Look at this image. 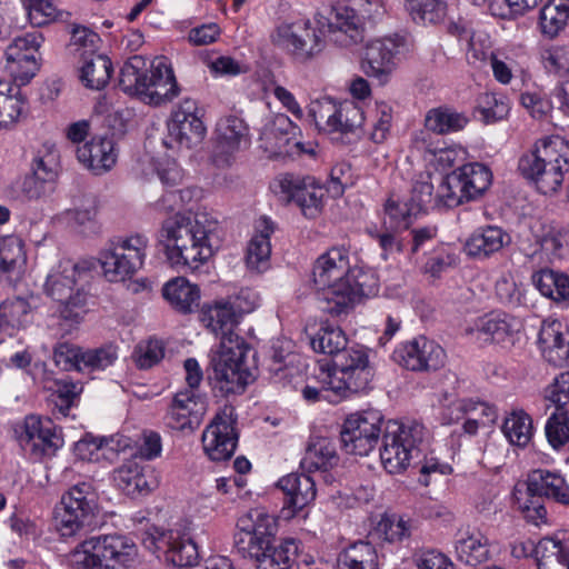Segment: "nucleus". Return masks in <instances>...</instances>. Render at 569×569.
Here are the masks:
<instances>
[{
    "label": "nucleus",
    "instance_id": "obj_22",
    "mask_svg": "<svg viewBox=\"0 0 569 569\" xmlns=\"http://www.w3.org/2000/svg\"><path fill=\"white\" fill-rule=\"evenodd\" d=\"M411 153H418L425 163L426 171L430 170L443 172L451 169L458 162L465 160L467 151L456 144H448L436 140L427 131H416L410 142Z\"/></svg>",
    "mask_w": 569,
    "mask_h": 569
},
{
    "label": "nucleus",
    "instance_id": "obj_36",
    "mask_svg": "<svg viewBox=\"0 0 569 569\" xmlns=\"http://www.w3.org/2000/svg\"><path fill=\"white\" fill-rule=\"evenodd\" d=\"M299 546V541L293 538L282 539L278 545L270 540L258 551H249L243 556L254 559L257 569H291Z\"/></svg>",
    "mask_w": 569,
    "mask_h": 569
},
{
    "label": "nucleus",
    "instance_id": "obj_51",
    "mask_svg": "<svg viewBox=\"0 0 569 569\" xmlns=\"http://www.w3.org/2000/svg\"><path fill=\"white\" fill-rule=\"evenodd\" d=\"M80 80L89 89L101 90L104 88L112 73L111 60L104 54L92 56L79 61Z\"/></svg>",
    "mask_w": 569,
    "mask_h": 569
},
{
    "label": "nucleus",
    "instance_id": "obj_38",
    "mask_svg": "<svg viewBox=\"0 0 569 569\" xmlns=\"http://www.w3.org/2000/svg\"><path fill=\"white\" fill-rule=\"evenodd\" d=\"M63 220L83 236H96L101 231L98 201L93 196L74 198L72 207L62 213Z\"/></svg>",
    "mask_w": 569,
    "mask_h": 569
},
{
    "label": "nucleus",
    "instance_id": "obj_29",
    "mask_svg": "<svg viewBox=\"0 0 569 569\" xmlns=\"http://www.w3.org/2000/svg\"><path fill=\"white\" fill-rule=\"evenodd\" d=\"M191 530V523L183 521L158 537V548H166L167 559L177 567H192L198 562L199 551Z\"/></svg>",
    "mask_w": 569,
    "mask_h": 569
},
{
    "label": "nucleus",
    "instance_id": "obj_37",
    "mask_svg": "<svg viewBox=\"0 0 569 569\" xmlns=\"http://www.w3.org/2000/svg\"><path fill=\"white\" fill-rule=\"evenodd\" d=\"M510 240V236L500 227H480L467 238L463 251L468 257L483 260L500 251Z\"/></svg>",
    "mask_w": 569,
    "mask_h": 569
},
{
    "label": "nucleus",
    "instance_id": "obj_53",
    "mask_svg": "<svg viewBox=\"0 0 569 569\" xmlns=\"http://www.w3.org/2000/svg\"><path fill=\"white\" fill-rule=\"evenodd\" d=\"M103 277L110 282H121L131 278L139 268L129 262L126 256L112 246L100 251L98 258Z\"/></svg>",
    "mask_w": 569,
    "mask_h": 569
},
{
    "label": "nucleus",
    "instance_id": "obj_28",
    "mask_svg": "<svg viewBox=\"0 0 569 569\" xmlns=\"http://www.w3.org/2000/svg\"><path fill=\"white\" fill-rule=\"evenodd\" d=\"M207 409V398L198 390H180L167 411L166 423L173 430H193L200 426Z\"/></svg>",
    "mask_w": 569,
    "mask_h": 569
},
{
    "label": "nucleus",
    "instance_id": "obj_2",
    "mask_svg": "<svg viewBox=\"0 0 569 569\" xmlns=\"http://www.w3.org/2000/svg\"><path fill=\"white\" fill-rule=\"evenodd\" d=\"M239 318L227 299L203 308L201 321L214 335H221L216 350L211 352V366L216 388L223 395L241 393L253 381V369L248 365L249 347L232 329Z\"/></svg>",
    "mask_w": 569,
    "mask_h": 569
},
{
    "label": "nucleus",
    "instance_id": "obj_10",
    "mask_svg": "<svg viewBox=\"0 0 569 569\" xmlns=\"http://www.w3.org/2000/svg\"><path fill=\"white\" fill-rule=\"evenodd\" d=\"M320 19H296L276 26L270 39L274 47L290 54L298 62H309L325 49V31Z\"/></svg>",
    "mask_w": 569,
    "mask_h": 569
},
{
    "label": "nucleus",
    "instance_id": "obj_31",
    "mask_svg": "<svg viewBox=\"0 0 569 569\" xmlns=\"http://www.w3.org/2000/svg\"><path fill=\"white\" fill-rule=\"evenodd\" d=\"M60 170V153L54 143L44 142L38 150L32 164V176L27 177L23 190L29 198L42 193V183L52 182Z\"/></svg>",
    "mask_w": 569,
    "mask_h": 569
},
{
    "label": "nucleus",
    "instance_id": "obj_4",
    "mask_svg": "<svg viewBox=\"0 0 569 569\" xmlns=\"http://www.w3.org/2000/svg\"><path fill=\"white\" fill-rule=\"evenodd\" d=\"M373 378L369 350L363 346L347 348L332 359V366L320 365L315 372V385L302 389L309 402L326 400L339 402L350 395L365 391Z\"/></svg>",
    "mask_w": 569,
    "mask_h": 569
},
{
    "label": "nucleus",
    "instance_id": "obj_60",
    "mask_svg": "<svg viewBox=\"0 0 569 569\" xmlns=\"http://www.w3.org/2000/svg\"><path fill=\"white\" fill-rule=\"evenodd\" d=\"M21 3L33 28H42L60 19L61 12L54 0H21Z\"/></svg>",
    "mask_w": 569,
    "mask_h": 569
},
{
    "label": "nucleus",
    "instance_id": "obj_55",
    "mask_svg": "<svg viewBox=\"0 0 569 569\" xmlns=\"http://www.w3.org/2000/svg\"><path fill=\"white\" fill-rule=\"evenodd\" d=\"M467 194L461 187L456 171L441 178L437 190L432 186V207L435 208H455L467 202Z\"/></svg>",
    "mask_w": 569,
    "mask_h": 569
},
{
    "label": "nucleus",
    "instance_id": "obj_23",
    "mask_svg": "<svg viewBox=\"0 0 569 569\" xmlns=\"http://www.w3.org/2000/svg\"><path fill=\"white\" fill-rule=\"evenodd\" d=\"M327 28L329 39L341 48H352L365 39V16L346 4L332 7L328 17H318Z\"/></svg>",
    "mask_w": 569,
    "mask_h": 569
},
{
    "label": "nucleus",
    "instance_id": "obj_42",
    "mask_svg": "<svg viewBox=\"0 0 569 569\" xmlns=\"http://www.w3.org/2000/svg\"><path fill=\"white\" fill-rule=\"evenodd\" d=\"M162 297L177 312H193L200 302V289L184 277H176L162 287Z\"/></svg>",
    "mask_w": 569,
    "mask_h": 569
},
{
    "label": "nucleus",
    "instance_id": "obj_1",
    "mask_svg": "<svg viewBox=\"0 0 569 569\" xmlns=\"http://www.w3.org/2000/svg\"><path fill=\"white\" fill-rule=\"evenodd\" d=\"M157 239L171 267L191 270L207 263L222 243L219 221L204 207L163 220Z\"/></svg>",
    "mask_w": 569,
    "mask_h": 569
},
{
    "label": "nucleus",
    "instance_id": "obj_19",
    "mask_svg": "<svg viewBox=\"0 0 569 569\" xmlns=\"http://www.w3.org/2000/svg\"><path fill=\"white\" fill-rule=\"evenodd\" d=\"M202 112L197 101L182 100L172 111L168 122V140L164 143L172 148L191 149L199 146L206 137V126L202 121Z\"/></svg>",
    "mask_w": 569,
    "mask_h": 569
},
{
    "label": "nucleus",
    "instance_id": "obj_15",
    "mask_svg": "<svg viewBox=\"0 0 569 569\" xmlns=\"http://www.w3.org/2000/svg\"><path fill=\"white\" fill-rule=\"evenodd\" d=\"M44 40L43 33L29 31L14 37L6 47L3 68L17 86L28 84L39 72Z\"/></svg>",
    "mask_w": 569,
    "mask_h": 569
},
{
    "label": "nucleus",
    "instance_id": "obj_26",
    "mask_svg": "<svg viewBox=\"0 0 569 569\" xmlns=\"http://www.w3.org/2000/svg\"><path fill=\"white\" fill-rule=\"evenodd\" d=\"M522 322L519 318L501 311L478 317L466 332L478 341L503 346L513 345L520 337Z\"/></svg>",
    "mask_w": 569,
    "mask_h": 569
},
{
    "label": "nucleus",
    "instance_id": "obj_40",
    "mask_svg": "<svg viewBox=\"0 0 569 569\" xmlns=\"http://www.w3.org/2000/svg\"><path fill=\"white\" fill-rule=\"evenodd\" d=\"M27 263L26 244L18 236L0 237V280H18Z\"/></svg>",
    "mask_w": 569,
    "mask_h": 569
},
{
    "label": "nucleus",
    "instance_id": "obj_56",
    "mask_svg": "<svg viewBox=\"0 0 569 569\" xmlns=\"http://www.w3.org/2000/svg\"><path fill=\"white\" fill-rule=\"evenodd\" d=\"M537 563L539 569H569V549L558 539L545 538L538 543Z\"/></svg>",
    "mask_w": 569,
    "mask_h": 569
},
{
    "label": "nucleus",
    "instance_id": "obj_16",
    "mask_svg": "<svg viewBox=\"0 0 569 569\" xmlns=\"http://www.w3.org/2000/svg\"><path fill=\"white\" fill-rule=\"evenodd\" d=\"M379 410L368 409L350 413L343 421L340 432L341 443L346 452L367 456L376 446L382 425Z\"/></svg>",
    "mask_w": 569,
    "mask_h": 569
},
{
    "label": "nucleus",
    "instance_id": "obj_50",
    "mask_svg": "<svg viewBox=\"0 0 569 569\" xmlns=\"http://www.w3.org/2000/svg\"><path fill=\"white\" fill-rule=\"evenodd\" d=\"M468 123V118L449 108H435L425 117V130L428 133L449 134L462 130Z\"/></svg>",
    "mask_w": 569,
    "mask_h": 569
},
{
    "label": "nucleus",
    "instance_id": "obj_61",
    "mask_svg": "<svg viewBox=\"0 0 569 569\" xmlns=\"http://www.w3.org/2000/svg\"><path fill=\"white\" fill-rule=\"evenodd\" d=\"M100 37L87 27L76 26L71 31L68 50L79 61L97 56Z\"/></svg>",
    "mask_w": 569,
    "mask_h": 569
},
{
    "label": "nucleus",
    "instance_id": "obj_46",
    "mask_svg": "<svg viewBox=\"0 0 569 569\" xmlns=\"http://www.w3.org/2000/svg\"><path fill=\"white\" fill-rule=\"evenodd\" d=\"M413 529L415 522L410 518L396 513L383 515L370 532V537L381 543H399L408 539Z\"/></svg>",
    "mask_w": 569,
    "mask_h": 569
},
{
    "label": "nucleus",
    "instance_id": "obj_5",
    "mask_svg": "<svg viewBox=\"0 0 569 569\" xmlns=\"http://www.w3.org/2000/svg\"><path fill=\"white\" fill-rule=\"evenodd\" d=\"M518 168L538 192L557 194L569 173V142L560 136L543 137L520 157Z\"/></svg>",
    "mask_w": 569,
    "mask_h": 569
},
{
    "label": "nucleus",
    "instance_id": "obj_21",
    "mask_svg": "<svg viewBox=\"0 0 569 569\" xmlns=\"http://www.w3.org/2000/svg\"><path fill=\"white\" fill-rule=\"evenodd\" d=\"M393 361L411 371H430L443 367L446 352L436 341L425 336L399 343L392 352Z\"/></svg>",
    "mask_w": 569,
    "mask_h": 569
},
{
    "label": "nucleus",
    "instance_id": "obj_32",
    "mask_svg": "<svg viewBox=\"0 0 569 569\" xmlns=\"http://www.w3.org/2000/svg\"><path fill=\"white\" fill-rule=\"evenodd\" d=\"M274 223L267 217H260L254 222L253 234L246 250V266L257 273L266 272L270 267L271 243L270 237L274 232Z\"/></svg>",
    "mask_w": 569,
    "mask_h": 569
},
{
    "label": "nucleus",
    "instance_id": "obj_7",
    "mask_svg": "<svg viewBox=\"0 0 569 569\" xmlns=\"http://www.w3.org/2000/svg\"><path fill=\"white\" fill-rule=\"evenodd\" d=\"M138 547L124 535H100L86 539L68 556L71 569H134Z\"/></svg>",
    "mask_w": 569,
    "mask_h": 569
},
{
    "label": "nucleus",
    "instance_id": "obj_8",
    "mask_svg": "<svg viewBox=\"0 0 569 569\" xmlns=\"http://www.w3.org/2000/svg\"><path fill=\"white\" fill-rule=\"evenodd\" d=\"M88 268L64 259L52 267L44 282V292L58 303L61 318L78 322L86 313L87 295L78 282Z\"/></svg>",
    "mask_w": 569,
    "mask_h": 569
},
{
    "label": "nucleus",
    "instance_id": "obj_63",
    "mask_svg": "<svg viewBox=\"0 0 569 569\" xmlns=\"http://www.w3.org/2000/svg\"><path fill=\"white\" fill-rule=\"evenodd\" d=\"M392 120V107L385 101H376L375 109L370 116L369 139L378 144L385 142L390 133Z\"/></svg>",
    "mask_w": 569,
    "mask_h": 569
},
{
    "label": "nucleus",
    "instance_id": "obj_57",
    "mask_svg": "<svg viewBox=\"0 0 569 569\" xmlns=\"http://www.w3.org/2000/svg\"><path fill=\"white\" fill-rule=\"evenodd\" d=\"M339 569H378L377 552L366 541H358L339 556Z\"/></svg>",
    "mask_w": 569,
    "mask_h": 569
},
{
    "label": "nucleus",
    "instance_id": "obj_33",
    "mask_svg": "<svg viewBox=\"0 0 569 569\" xmlns=\"http://www.w3.org/2000/svg\"><path fill=\"white\" fill-rule=\"evenodd\" d=\"M277 487L286 495L283 511L295 517L316 499L315 480L307 475L289 473L277 481Z\"/></svg>",
    "mask_w": 569,
    "mask_h": 569
},
{
    "label": "nucleus",
    "instance_id": "obj_6",
    "mask_svg": "<svg viewBox=\"0 0 569 569\" xmlns=\"http://www.w3.org/2000/svg\"><path fill=\"white\" fill-rule=\"evenodd\" d=\"M119 87L151 106L171 101L179 93L173 70L164 57L154 58L149 69L141 56L129 58L120 70Z\"/></svg>",
    "mask_w": 569,
    "mask_h": 569
},
{
    "label": "nucleus",
    "instance_id": "obj_30",
    "mask_svg": "<svg viewBox=\"0 0 569 569\" xmlns=\"http://www.w3.org/2000/svg\"><path fill=\"white\" fill-rule=\"evenodd\" d=\"M112 480L119 490L132 498L149 495L160 483L157 471L141 465L136 459L126 460L116 468L112 473Z\"/></svg>",
    "mask_w": 569,
    "mask_h": 569
},
{
    "label": "nucleus",
    "instance_id": "obj_64",
    "mask_svg": "<svg viewBox=\"0 0 569 569\" xmlns=\"http://www.w3.org/2000/svg\"><path fill=\"white\" fill-rule=\"evenodd\" d=\"M362 109L353 101H343L336 107L331 132H352L363 123Z\"/></svg>",
    "mask_w": 569,
    "mask_h": 569
},
{
    "label": "nucleus",
    "instance_id": "obj_12",
    "mask_svg": "<svg viewBox=\"0 0 569 569\" xmlns=\"http://www.w3.org/2000/svg\"><path fill=\"white\" fill-rule=\"evenodd\" d=\"M432 207V181L429 173H417L409 193L391 192L385 203L383 224L390 230L407 229L412 219Z\"/></svg>",
    "mask_w": 569,
    "mask_h": 569
},
{
    "label": "nucleus",
    "instance_id": "obj_49",
    "mask_svg": "<svg viewBox=\"0 0 569 569\" xmlns=\"http://www.w3.org/2000/svg\"><path fill=\"white\" fill-rule=\"evenodd\" d=\"M299 131V127L287 114L277 113L266 120L260 139L266 142V148L278 150Z\"/></svg>",
    "mask_w": 569,
    "mask_h": 569
},
{
    "label": "nucleus",
    "instance_id": "obj_24",
    "mask_svg": "<svg viewBox=\"0 0 569 569\" xmlns=\"http://www.w3.org/2000/svg\"><path fill=\"white\" fill-rule=\"evenodd\" d=\"M234 543L242 555L258 551L267 541L273 540L277 522L264 508H252L237 520Z\"/></svg>",
    "mask_w": 569,
    "mask_h": 569
},
{
    "label": "nucleus",
    "instance_id": "obj_47",
    "mask_svg": "<svg viewBox=\"0 0 569 569\" xmlns=\"http://www.w3.org/2000/svg\"><path fill=\"white\" fill-rule=\"evenodd\" d=\"M452 34L468 46V59L483 61L490 57L491 40L487 32L476 30L470 23L458 21L450 27Z\"/></svg>",
    "mask_w": 569,
    "mask_h": 569
},
{
    "label": "nucleus",
    "instance_id": "obj_34",
    "mask_svg": "<svg viewBox=\"0 0 569 569\" xmlns=\"http://www.w3.org/2000/svg\"><path fill=\"white\" fill-rule=\"evenodd\" d=\"M77 158L84 168L94 174H102L116 164L118 152L112 138L97 136L78 147Z\"/></svg>",
    "mask_w": 569,
    "mask_h": 569
},
{
    "label": "nucleus",
    "instance_id": "obj_18",
    "mask_svg": "<svg viewBox=\"0 0 569 569\" xmlns=\"http://www.w3.org/2000/svg\"><path fill=\"white\" fill-rule=\"evenodd\" d=\"M17 433L21 448L37 460L53 456L64 443L61 430L48 417L27 416Z\"/></svg>",
    "mask_w": 569,
    "mask_h": 569
},
{
    "label": "nucleus",
    "instance_id": "obj_62",
    "mask_svg": "<svg viewBox=\"0 0 569 569\" xmlns=\"http://www.w3.org/2000/svg\"><path fill=\"white\" fill-rule=\"evenodd\" d=\"M51 391L50 402L54 409L62 416H67L70 408L74 405L78 396L82 391V386L69 380H56L51 386L46 387Z\"/></svg>",
    "mask_w": 569,
    "mask_h": 569
},
{
    "label": "nucleus",
    "instance_id": "obj_13",
    "mask_svg": "<svg viewBox=\"0 0 569 569\" xmlns=\"http://www.w3.org/2000/svg\"><path fill=\"white\" fill-rule=\"evenodd\" d=\"M473 4L485 8L491 16L510 19L535 8L541 0H471ZM406 8L417 23L436 24L447 13L443 0H406Z\"/></svg>",
    "mask_w": 569,
    "mask_h": 569
},
{
    "label": "nucleus",
    "instance_id": "obj_43",
    "mask_svg": "<svg viewBox=\"0 0 569 569\" xmlns=\"http://www.w3.org/2000/svg\"><path fill=\"white\" fill-rule=\"evenodd\" d=\"M339 456L336 445L331 439L317 437L311 439L306 453L301 460L302 468L308 472H328L337 467Z\"/></svg>",
    "mask_w": 569,
    "mask_h": 569
},
{
    "label": "nucleus",
    "instance_id": "obj_17",
    "mask_svg": "<svg viewBox=\"0 0 569 569\" xmlns=\"http://www.w3.org/2000/svg\"><path fill=\"white\" fill-rule=\"evenodd\" d=\"M271 190L282 201H295L307 218H315L320 213L326 193L313 177L289 173L276 178L271 183Z\"/></svg>",
    "mask_w": 569,
    "mask_h": 569
},
{
    "label": "nucleus",
    "instance_id": "obj_25",
    "mask_svg": "<svg viewBox=\"0 0 569 569\" xmlns=\"http://www.w3.org/2000/svg\"><path fill=\"white\" fill-rule=\"evenodd\" d=\"M250 144L249 127L238 116L229 114L218 120L212 160L219 166H229L236 154Z\"/></svg>",
    "mask_w": 569,
    "mask_h": 569
},
{
    "label": "nucleus",
    "instance_id": "obj_35",
    "mask_svg": "<svg viewBox=\"0 0 569 569\" xmlns=\"http://www.w3.org/2000/svg\"><path fill=\"white\" fill-rule=\"evenodd\" d=\"M538 345L548 362L555 366L569 363V341L566 339V327L561 321H543L538 335Z\"/></svg>",
    "mask_w": 569,
    "mask_h": 569
},
{
    "label": "nucleus",
    "instance_id": "obj_11",
    "mask_svg": "<svg viewBox=\"0 0 569 569\" xmlns=\"http://www.w3.org/2000/svg\"><path fill=\"white\" fill-rule=\"evenodd\" d=\"M411 51L412 43L403 34L393 33L370 39L363 47L362 71L378 84L386 86L390 82L400 61Z\"/></svg>",
    "mask_w": 569,
    "mask_h": 569
},
{
    "label": "nucleus",
    "instance_id": "obj_54",
    "mask_svg": "<svg viewBox=\"0 0 569 569\" xmlns=\"http://www.w3.org/2000/svg\"><path fill=\"white\" fill-rule=\"evenodd\" d=\"M568 23L569 0H549L540 11L539 26L546 37H557Z\"/></svg>",
    "mask_w": 569,
    "mask_h": 569
},
{
    "label": "nucleus",
    "instance_id": "obj_48",
    "mask_svg": "<svg viewBox=\"0 0 569 569\" xmlns=\"http://www.w3.org/2000/svg\"><path fill=\"white\" fill-rule=\"evenodd\" d=\"M456 172L469 201L481 197L492 182L491 170L479 162L463 164Z\"/></svg>",
    "mask_w": 569,
    "mask_h": 569
},
{
    "label": "nucleus",
    "instance_id": "obj_14",
    "mask_svg": "<svg viewBox=\"0 0 569 569\" xmlns=\"http://www.w3.org/2000/svg\"><path fill=\"white\" fill-rule=\"evenodd\" d=\"M425 437V427L418 422L408 425L390 422L383 436L380 459L389 473H400L408 468L412 458L417 457L419 445Z\"/></svg>",
    "mask_w": 569,
    "mask_h": 569
},
{
    "label": "nucleus",
    "instance_id": "obj_44",
    "mask_svg": "<svg viewBox=\"0 0 569 569\" xmlns=\"http://www.w3.org/2000/svg\"><path fill=\"white\" fill-rule=\"evenodd\" d=\"M463 417L475 419L482 428H486L495 423L498 418V411L487 402L458 399L451 402L443 412V420L448 423L458 421Z\"/></svg>",
    "mask_w": 569,
    "mask_h": 569
},
{
    "label": "nucleus",
    "instance_id": "obj_58",
    "mask_svg": "<svg viewBox=\"0 0 569 569\" xmlns=\"http://www.w3.org/2000/svg\"><path fill=\"white\" fill-rule=\"evenodd\" d=\"M501 430L511 445L526 447L533 435L532 420L523 410H513L505 418Z\"/></svg>",
    "mask_w": 569,
    "mask_h": 569
},
{
    "label": "nucleus",
    "instance_id": "obj_59",
    "mask_svg": "<svg viewBox=\"0 0 569 569\" xmlns=\"http://www.w3.org/2000/svg\"><path fill=\"white\" fill-rule=\"evenodd\" d=\"M347 342L342 329L329 322L322 323L311 338V347L316 352L330 355L333 358L347 349Z\"/></svg>",
    "mask_w": 569,
    "mask_h": 569
},
{
    "label": "nucleus",
    "instance_id": "obj_52",
    "mask_svg": "<svg viewBox=\"0 0 569 569\" xmlns=\"http://www.w3.org/2000/svg\"><path fill=\"white\" fill-rule=\"evenodd\" d=\"M19 87L0 80V129L16 123L23 112L26 101Z\"/></svg>",
    "mask_w": 569,
    "mask_h": 569
},
{
    "label": "nucleus",
    "instance_id": "obj_20",
    "mask_svg": "<svg viewBox=\"0 0 569 569\" xmlns=\"http://www.w3.org/2000/svg\"><path fill=\"white\" fill-rule=\"evenodd\" d=\"M236 422L234 408L223 406L203 431V449L211 460L223 461L233 455L238 443Z\"/></svg>",
    "mask_w": 569,
    "mask_h": 569
},
{
    "label": "nucleus",
    "instance_id": "obj_27",
    "mask_svg": "<svg viewBox=\"0 0 569 569\" xmlns=\"http://www.w3.org/2000/svg\"><path fill=\"white\" fill-rule=\"evenodd\" d=\"M531 241L523 251L538 263L553 262L563 257L567 232L551 223L536 220L530 226Z\"/></svg>",
    "mask_w": 569,
    "mask_h": 569
},
{
    "label": "nucleus",
    "instance_id": "obj_9",
    "mask_svg": "<svg viewBox=\"0 0 569 569\" xmlns=\"http://www.w3.org/2000/svg\"><path fill=\"white\" fill-rule=\"evenodd\" d=\"M98 507V492L92 479L76 482L61 497L54 511V526L62 537H72L89 526Z\"/></svg>",
    "mask_w": 569,
    "mask_h": 569
},
{
    "label": "nucleus",
    "instance_id": "obj_45",
    "mask_svg": "<svg viewBox=\"0 0 569 569\" xmlns=\"http://www.w3.org/2000/svg\"><path fill=\"white\" fill-rule=\"evenodd\" d=\"M32 320V307L26 298L14 297L0 305V332L12 337Z\"/></svg>",
    "mask_w": 569,
    "mask_h": 569
},
{
    "label": "nucleus",
    "instance_id": "obj_39",
    "mask_svg": "<svg viewBox=\"0 0 569 569\" xmlns=\"http://www.w3.org/2000/svg\"><path fill=\"white\" fill-rule=\"evenodd\" d=\"M455 551L461 562L478 566L491 559V542L479 529L467 528L457 533Z\"/></svg>",
    "mask_w": 569,
    "mask_h": 569
},
{
    "label": "nucleus",
    "instance_id": "obj_3",
    "mask_svg": "<svg viewBox=\"0 0 569 569\" xmlns=\"http://www.w3.org/2000/svg\"><path fill=\"white\" fill-rule=\"evenodd\" d=\"M312 277L328 303L327 310L335 315L378 292V281L371 272L350 268L349 252L343 247L322 253L313 264Z\"/></svg>",
    "mask_w": 569,
    "mask_h": 569
},
{
    "label": "nucleus",
    "instance_id": "obj_41",
    "mask_svg": "<svg viewBox=\"0 0 569 569\" xmlns=\"http://www.w3.org/2000/svg\"><path fill=\"white\" fill-rule=\"evenodd\" d=\"M528 491L562 505H569V485L557 471L532 470L528 476Z\"/></svg>",
    "mask_w": 569,
    "mask_h": 569
}]
</instances>
